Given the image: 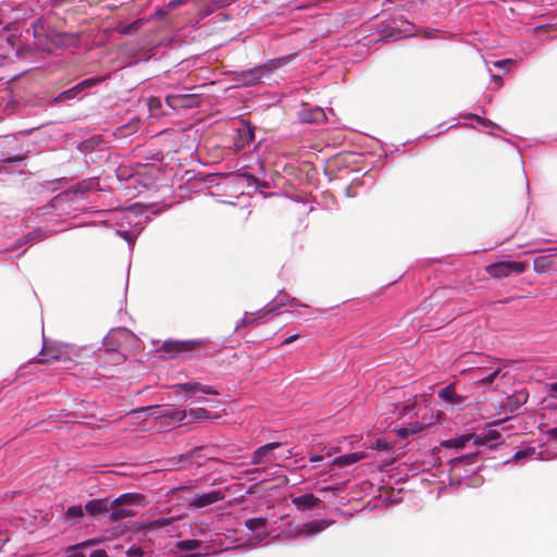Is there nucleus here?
<instances>
[{
    "mask_svg": "<svg viewBox=\"0 0 557 557\" xmlns=\"http://www.w3.org/2000/svg\"><path fill=\"white\" fill-rule=\"evenodd\" d=\"M150 109L159 108L161 106L160 99L151 97L148 101Z\"/></svg>",
    "mask_w": 557,
    "mask_h": 557,
    "instance_id": "nucleus-39",
    "label": "nucleus"
},
{
    "mask_svg": "<svg viewBox=\"0 0 557 557\" xmlns=\"http://www.w3.org/2000/svg\"><path fill=\"white\" fill-rule=\"evenodd\" d=\"M52 46L55 48H59L63 44V36L62 35H55L51 39Z\"/></svg>",
    "mask_w": 557,
    "mask_h": 557,
    "instance_id": "nucleus-38",
    "label": "nucleus"
},
{
    "mask_svg": "<svg viewBox=\"0 0 557 557\" xmlns=\"http://www.w3.org/2000/svg\"><path fill=\"white\" fill-rule=\"evenodd\" d=\"M298 337H299L298 334H294V335L287 337L286 339H284V342L282 344L289 345V344L294 343Z\"/></svg>",
    "mask_w": 557,
    "mask_h": 557,
    "instance_id": "nucleus-43",
    "label": "nucleus"
},
{
    "mask_svg": "<svg viewBox=\"0 0 557 557\" xmlns=\"http://www.w3.org/2000/svg\"><path fill=\"white\" fill-rule=\"evenodd\" d=\"M333 523H334L333 520H327V519L313 520V521H310V522H307L306 524H304L300 533L305 534V535H313V534L324 531L326 528L331 527Z\"/></svg>",
    "mask_w": 557,
    "mask_h": 557,
    "instance_id": "nucleus-10",
    "label": "nucleus"
},
{
    "mask_svg": "<svg viewBox=\"0 0 557 557\" xmlns=\"http://www.w3.org/2000/svg\"><path fill=\"white\" fill-rule=\"evenodd\" d=\"M438 396L443 400L454 404V405L460 404L462 401V397L456 394L454 384H449V385L445 386L444 388H442L438 392Z\"/></svg>",
    "mask_w": 557,
    "mask_h": 557,
    "instance_id": "nucleus-15",
    "label": "nucleus"
},
{
    "mask_svg": "<svg viewBox=\"0 0 557 557\" xmlns=\"http://www.w3.org/2000/svg\"><path fill=\"white\" fill-rule=\"evenodd\" d=\"M282 446V443L272 442L265 444L259 448H257L252 453L251 465H261L265 462H271L275 459L273 451Z\"/></svg>",
    "mask_w": 557,
    "mask_h": 557,
    "instance_id": "nucleus-4",
    "label": "nucleus"
},
{
    "mask_svg": "<svg viewBox=\"0 0 557 557\" xmlns=\"http://www.w3.org/2000/svg\"><path fill=\"white\" fill-rule=\"evenodd\" d=\"M255 139V128L247 121H240V125L237 127V138L235 140L236 149H243L247 145L251 144Z\"/></svg>",
    "mask_w": 557,
    "mask_h": 557,
    "instance_id": "nucleus-7",
    "label": "nucleus"
},
{
    "mask_svg": "<svg viewBox=\"0 0 557 557\" xmlns=\"http://www.w3.org/2000/svg\"><path fill=\"white\" fill-rule=\"evenodd\" d=\"M366 458V454L364 453H351V454H347V455H343V456H338L336 457L334 460H333V466H336V467H347V466H350V465H354L362 459Z\"/></svg>",
    "mask_w": 557,
    "mask_h": 557,
    "instance_id": "nucleus-13",
    "label": "nucleus"
},
{
    "mask_svg": "<svg viewBox=\"0 0 557 557\" xmlns=\"http://www.w3.org/2000/svg\"><path fill=\"white\" fill-rule=\"evenodd\" d=\"M248 178L253 181L255 184H257L258 186H260L262 188H269L270 187L268 182H260L258 178H256V177H253L251 175H248Z\"/></svg>",
    "mask_w": 557,
    "mask_h": 557,
    "instance_id": "nucleus-40",
    "label": "nucleus"
},
{
    "mask_svg": "<svg viewBox=\"0 0 557 557\" xmlns=\"http://www.w3.org/2000/svg\"><path fill=\"white\" fill-rule=\"evenodd\" d=\"M207 339H193V341H165L161 350L169 354L171 357H175L180 354L191 351L196 348L207 345Z\"/></svg>",
    "mask_w": 557,
    "mask_h": 557,
    "instance_id": "nucleus-2",
    "label": "nucleus"
},
{
    "mask_svg": "<svg viewBox=\"0 0 557 557\" xmlns=\"http://www.w3.org/2000/svg\"><path fill=\"white\" fill-rule=\"evenodd\" d=\"M321 460H322V456H319V455H314V456L310 457L311 462H318Z\"/></svg>",
    "mask_w": 557,
    "mask_h": 557,
    "instance_id": "nucleus-45",
    "label": "nucleus"
},
{
    "mask_svg": "<svg viewBox=\"0 0 557 557\" xmlns=\"http://www.w3.org/2000/svg\"><path fill=\"white\" fill-rule=\"evenodd\" d=\"M500 437L499 432L490 430L484 436L475 438L474 443L478 445H485L491 441H496Z\"/></svg>",
    "mask_w": 557,
    "mask_h": 557,
    "instance_id": "nucleus-27",
    "label": "nucleus"
},
{
    "mask_svg": "<svg viewBox=\"0 0 557 557\" xmlns=\"http://www.w3.org/2000/svg\"><path fill=\"white\" fill-rule=\"evenodd\" d=\"M182 490H189L190 487L189 486H183L181 487Z\"/></svg>",
    "mask_w": 557,
    "mask_h": 557,
    "instance_id": "nucleus-51",
    "label": "nucleus"
},
{
    "mask_svg": "<svg viewBox=\"0 0 557 557\" xmlns=\"http://www.w3.org/2000/svg\"><path fill=\"white\" fill-rule=\"evenodd\" d=\"M188 414L194 420H205L210 418L208 410L205 408H191L189 409Z\"/></svg>",
    "mask_w": 557,
    "mask_h": 557,
    "instance_id": "nucleus-28",
    "label": "nucleus"
},
{
    "mask_svg": "<svg viewBox=\"0 0 557 557\" xmlns=\"http://www.w3.org/2000/svg\"><path fill=\"white\" fill-rule=\"evenodd\" d=\"M174 518H159L148 523L147 530H159L170 525Z\"/></svg>",
    "mask_w": 557,
    "mask_h": 557,
    "instance_id": "nucleus-24",
    "label": "nucleus"
},
{
    "mask_svg": "<svg viewBox=\"0 0 557 557\" xmlns=\"http://www.w3.org/2000/svg\"><path fill=\"white\" fill-rule=\"evenodd\" d=\"M99 82H101V78H94V77H91V78L84 79L81 83H78L77 85H75L74 87L63 91L60 95V98H63V99L74 98L78 92L83 91L86 88H89V87L96 85Z\"/></svg>",
    "mask_w": 557,
    "mask_h": 557,
    "instance_id": "nucleus-11",
    "label": "nucleus"
},
{
    "mask_svg": "<svg viewBox=\"0 0 557 557\" xmlns=\"http://www.w3.org/2000/svg\"><path fill=\"white\" fill-rule=\"evenodd\" d=\"M83 516H84V510H83V507L79 505L69 507L65 512V517L67 519L81 518Z\"/></svg>",
    "mask_w": 557,
    "mask_h": 557,
    "instance_id": "nucleus-29",
    "label": "nucleus"
},
{
    "mask_svg": "<svg viewBox=\"0 0 557 557\" xmlns=\"http://www.w3.org/2000/svg\"><path fill=\"white\" fill-rule=\"evenodd\" d=\"M245 527L249 531H252V532L258 531L260 529H265V527H267V519L262 518V517L247 519L245 521Z\"/></svg>",
    "mask_w": 557,
    "mask_h": 557,
    "instance_id": "nucleus-21",
    "label": "nucleus"
},
{
    "mask_svg": "<svg viewBox=\"0 0 557 557\" xmlns=\"http://www.w3.org/2000/svg\"><path fill=\"white\" fill-rule=\"evenodd\" d=\"M529 398V394L525 389L516 391L513 394L507 397L505 407L509 412L517 411L521 405L525 404Z\"/></svg>",
    "mask_w": 557,
    "mask_h": 557,
    "instance_id": "nucleus-9",
    "label": "nucleus"
},
{
    "mask_svg": "<svg viewBox=\"0 0 557 557\" xmlns=\"http://www.w3.org/2000/svg\"><path fill=\"white\" fill-rule=\"evenodd\" d=\"M425 425L426 424H424V423L412 422V423H409L408 426L398 428L397 429V434H398V436L405 438L408 435H412V434L419 433L420 431H422L425 428Z\"/></svg>",
    "mask_w": 557,
    "mask_h": 557,
    "instance_id": "nucleus-20",
    "label": "nucleus"
},
{
    "mask_svg": "<svg viewBox=\"0 0 557 557\" xmlns=\"http://www.w3.org/2000/svg\"><path fill=\"white\" fill-rule=\"evenodd\" d=\"M181 387L185 391V392H189V393H196V392H201L203 394H207V395H218L219 393L213 389L211 386H208V385H202L200 383H191V382H188V383H185V384H182Z\"/></svg>",
    "mask_w": 557,
    "mask_h": 557,
    "instance_id": "nucleus-17",
    "label": "nucleus"
},
{
    "mask_svg": "<svg viewBox=\"0 0 557 557\" xmlns=\"http://www.w3.org/2000/svg\"><path fill=\"white\" fill-rule=\"evenodd\" d=\"M500 367L498 366H484L478 367L472 370V377L474 384L485 386L492 384L500 373Z\"/></svg>",
    "mask_w": 557,
    "mask_h": 557,
    "instance_id": "nucleus-3",
    "label": "nucleus"
},
{
    "mask_svg": "<svg viewBox=\"0 0 557 557\" xmlns=\"http://www.w3.org/2000/svg\"><path fill=\"white\" fill-rule=\"evenodd\" d=\"M373 448L376 449V450H386V451H391L392 450V445L389 443H387L385 440H382V438H377L373 445Z\"/></svg>",
    "mask_w": 557,
    "mask_h": 557,
    "instance_id": "nucleus-32",
    "label": "nucleus"
},
{
    "mask_svg": "<svg viewBox=\"0 0 557 557\" xmlns=\"http://www.w3.org/2000/svg\"><path fill=\"white\" fill-rule=\"evenodd\" d=\"M85 508H86V511L91 516L101 515L106 511H109L108 503L104 499L89 500L86 504Z\"/></svg>",
    "mask_w": 557,
    "mask_h": 557,
    "instance_id": "nucleus-16",
    "label": "nucleus"
},
{
    "mask_svg": "<svg viewBox=\"0 0 557 557\" xmlns=\"http://www.w3.org/2000/svg\"><path fill=\"white\" fill-rule=\"evenodd\" d=\"M134 516V512L129 509H123L120 508V506H116V508H112L110 512V520L112 521H119L127 517Z\"/></svg>",
    "mask_w": 557,
    "mask_h": 557,
    "instance_id": "nucleus-22",
    "label": "nucleus"
},
{
    "mask_svg": "<svg viewBox=\"0 0 557 557\" xmlns=\"http://www.w3.org/2000/svg\"><path fill=\"white\" fill-rule=\"evenodd\" d=\"M292 456V451H288V455L285 458H289Z\"/></svg>",
    "mask_w": 557,
    "mask_h": 557,
    "instance_id": "nucleus-50",
    "label": "nucleus"
},
{
    "mask_svg": "<svg viewBox=\"0 0 557 557\" xmlns=\"http://www.w3.org/2000/svg\"><path fill=\"white\" fill-rule=\"evenodd\" d=\"M138 497H140V496L137 494H123L113 502V505L122 506L124 504H131V503H134L135 498H138Z\"/></svg>",
    "mask_w": 557,
    "mask_h": 557,
    "instance_id": "nucleus-30",
    "label": "nucleus"
},
{
    "mask_svg": "<svg viewBox=\"0 0 557 557\" xmlns=\"http://www.w3.org/2000/svg\"><path fill=\"white\" fill-rule=\"evenodd\" d=\"M185 1L184 0H171L169 3H168V10L169 11H172L176 8H178L180 5L184 4Z\"/></svg>",
    "mask_w": 557,
    "mask_h": 557,
    "instance_id": "nucleus-37",
    "label": "nucleus"
},
{
    "mask_svg": "<svg viewBox=\"0 0 557 557\" xmlns=\"http://www.w3.org/2000/svg\"><path fill=\"white\" fill-rule=\"evenodd\" d=\"M59 355H57L52 349L44 348L40 352L38 363H50L53 360H59Z\"/></svg>",
    "mask_w": 557,
    "mask_h": 557,
    "instance_id": "nucleus-25",
    "label": "nucleus"
},
{
    "mask_svg": "<svg viewBox=\"0 0 557 557\" xmlns=\"http://www.w3.org/2000/svg\"><path fill=\"white\" fill-rule=\"evenodd\" d=\"M527 269L524 262L519 261H502L490 264L485 271L495 278L508 277L512 273H522Z\"/></svg>",
    "mask_w": 557,
    "mask_h": 557,
    "instance_id": "nucleus-1",
    "label": "nucleus"
},
{
    "mask_svg": "<svg viewBox=\"0 0 557 557\" xmlns=\"http://www.w3.org/2000/svg\"><path fill=\"white\" fill-rule=\"evenodd\" d=\"M91 544H92L91 541H87V542H84L82 544H78V545H75V546H71V547L67 548L65 557H85L83 555V553L81 552V548L87 547V546H89Z\"/></svg>",
    "mask_w": 557,
    "mask_h": 557,
    "instance_id": "nucleus-26",
    "label": "nucleus"
},
{
    "mask_svg": "<svg viewBox=\"0 0 557 557\" xmlns=\"http://www.w3.org/2000/svg\"><path fill=\"white\" fill-rule=\"evenodd\" d=\"M89 557H109L104 549H96L94 550Z\"/></svg>",
    "mask_w": 557,
    "mask_h": 557,
    "instance_id": "nucleus-42",
    "label": "nucleus"
},
{
    "mask_svg": "<svg viewBox=\"0 0 557 557\" xmlns=\"http://www.w3.org/2000/svg\"><path fill=\"white\" fill-rule=\"evenodd\" d=\"M547 433L552 438L557 440V428L548 430Z\"/></svg>",
    "mask_w": 557,
    "mask_h": 557,
    "instance_id": "nucleus-44",
    "label": "nucleus"
},
{
    "mask_svg": "<svg viewBox=\"0 0 557 557\" xmlns=\"http://www.w3.org/2000/svg\"><path fill=\"white\" fill-rule=\"evenodd\" d=\"M274 310L275 308L273 307L270 309L263 308L253 313H245L236 329L238 330L245 326L258 325L261 321L265 320L271 313H273Z\"/></svg>",
    "mask_w": 557,
    "mask_h": 557,
    "instance_id": "nucleus-8",
    "label": "nucleus"
},
{
    "mask_svg": "<svg viewBox=\"0 0 557 557\" xmlns=\"http://www.w3.org/2000/svg\"><path fill=\"white\" fill-rule=\"evenodd\" d=\"M184 1H185V3H186L188 0H184Z\"/></svg>",
    "mask_w": 557,
    "mask_h": 557,
    "instance_id": "nucleus-52",
    "label": "nucleus"
},
{
    "mask_svg": "<svg viewBox=\"0 0 557 557\" xmlns=\"http://www.w3.org/2000/svg\"><path fill=\"white\" fill-rule=\"evenodd\" d=\"M45 50H47L48 52H52V48L51 47H47V48H44Z\"/></svg>",
    "mask_w": 557,
    "mask_h": 557,
    "instance_id": "nucleus-48",
    "label": "nucleus"
},
{
    "mask_svg": "<svg viewBox=\"0 0 557 557\" xmlns=\"http://www.w3.org/2000/svg\"><path fill=\"white\" fill-rule=\"evenodd\" d=\"M246 75L248 77V83H250V84H255V83L259 82L261 78L259 69L250 70L246 73Z\"/></svg>",
    "mask_w": 557,
    "mask_h": 557,
    "instance_id": "nucleus-33",
    "label": "nucleus"
},
{
    "mask_svg": "<svg viewBox=\"0 0 557 557\" xmlns=\"http://www.w3.org/2000/svg\"><path fill=\"white\" fill-rule=\"evenodd\" d=\"M186 410H174L171 413H168V416L174 420L183 421L187 417Z\"/></svg>",
    "mask_w": 557,
    "mask_h": 557,
    "instance_id": "nucleus-34",
    "label": "nucleus"
},
{
    "mask_svg": "<svg viewBox=\"0 0 557 557\" xmlns=\"http://www.w3.org/2000/svg\"><path fill=\"white\" fill-rule=\"evenodd\" d=\"M473 438V434H466L457 438H451L442 442V446L446 448L461 449L466 446V443Z\"/></svg>",
    "mask_w": 557,
    "mask_h": 557,
    "instance_id": "nucleus-19",
    "label": "nucleus"
},
{
    "mask_svg": "<svg viewBox=\"0 0 557 557\" xmlns=\"http://www.w3.org/2000/svg\"><path fill=\"white\" fill-rule=\"evenodd\" d=\"M187 457H188L187 455H181L180 459H185Z\"/></svg>",
    "mask_w": 557,
    "mask_h": 557,
    "instance_id": "nucleus-49",
    "label": "nucleus"
},
{
    "mask_svg": "<svg viewBox=\"0 0 557 557\" xmlns=\"http://www.w3.org/2000/svg\"><path fill=\"white\" fill-rule=\"evenodd\" d=\"M143 24H144V21L141 18H138L127 25L120 22L116 24L115 30L122 35H129V34H134V33L138 32L139 28L143 26Z\"/></svg>",
    "mask_w": 557,
    "mask_h": 557,
    "instance_id": "nucleus-18",
    "label": "nucleus"
},
{
    "mask_svg": "<svg viewBox=\"0 0 557 557\" xmlns=\"http://www.w3.org/2000/svg\"><path fill=\"white\" fill-rule=\"evenodd\" d=\"M185 1L184 0H171L169 3H168V10L169 11H172L176 8H178L180 5L184 4Z\"/></svg>",
    "mask_w": 557,
    "mask_h": 557,
    "instance_id": "nucleus-36",
    "label": "nucleus"
},
{
    "mask_svg": "<svg viewBox=\"0 0 557 557\" xmlns=\"http://www.w3.org/2000/svg\"><path fill=\"white\" fill-rule=\"evenodd\" d=\"M546 388L549 393H552V396H557V382L547 384Z\"/></svg>",
    "mask_w": 557,
    "mask_h": 557,
    "instance_id": "nucleus-41",
    "label": "nucleus"
},
{
    "mask_svg": "<svg viewBox=\"0 0 557 557\" xmlns=\"http://www.w3.org/2000/svg\"><path fill=\"white\" fill-rule=\"evenodd\" d=\"M493 78L495 82H502V77L498 75H494Z\"/></svg>",
    "mask_w": 557,
    "mask_h": 557,
    "instance_id": "nucleus-47",
    "label": "nucleus"
},
{
    "mask_svg": "<svg viewBox=\"0 0 557 557\" xmlns=\"http://www.w3.org/2000/svg\"><path fill=\"white\" fill-rule=\"evenodd\" d=\"M143 554H144L143 548L137 547V546H132V547H129V548L126 550V555H127L128 557H140V556H143Z\"/></svg>",
    "mask_w": 557,
    "mask_h": 557,
    "instance_id": "nucleus-35",
    "label": "nucleus"
},
{
    "mask_svg": "<svg viewBox=\"0 0 557 557\" xmlns=\"http://www.w3.org/2000/svg\"><path fill=\"white\" fill-rule=\"evenodd\" d=\"M535 454H536V450H535L534 447L522 449V450L517 451L513 455V460L519 461V460L524 459V458L533 457Z\"/></svg>",
    "mask_w": 557,
    "mask_h": 557,
    "instance_id": "nucleus-31",
    "label": "nucleus"
},
{
    "mask_svg": "<svg viewBox=\"0 0 557 557\" xmlns=\"http://www.w3.org/2000/svg\"><path fill=\"white\" fill-rule=\"evenodd\" d=\"M411 408H412V406H411V405H406V406H404L403 411H404V412H407V411H408V410H410Z\"/></svg>",
    "mask_w": 557,
    "mask_h": 557,
    "instance_id": "nucleus-46",
    "label": "nucleus"
},
{
    "mask_svg": "<svg viewBox=\"0 0 557 557\" xmlns=\"http://www.w3.org/2000/svg\"><path fill=\"white\" fill-rule=\"evenodd\" d=\"M320 503V499L311 493L300 495L293 498V504L298 510H308L315 507Z\"/></svg>",
    "mask_w": 557,
    "mask_h": 557,
    "instance_id": "nucleus-12",
    "label": "nucleus"
},
{
    "mask_svg": "<svg viewBox=\"0 0 557 557\" xmlns=\"http://www.w3.org/2000/svg\"><path fill=\"white\" fill-rule=\"evenodd\" d=\"M201 541L199 540H185L176 543V548L178 550H195L200 548Z\"/></svg>",
    "mask_w": 557,
    "mask_h": 557,
    "instance_id": "nucleus-23",
    "label": "nucleus"
},
{
    "mask_svg": "<svg viewBox=\"0 0 557 557\" xmlns=\"http://www.w3.org/2000/svg\"><path fill=\"white\" fill-rule=\"evenodd\" d=\"M554 260L552 255H542L533 260V269L542 274L553 267Z\"/></svg>",
    "mask_w": 557,
    "mask_h": 557,
    "instance_id": "nucleus-14",
    "label": "nucleus"
},
{
    "mask_svg": "<svg viewBox=\"0 0 557 557\" xmlns=\"http://www.w3.org/2000/svg\"><path fill=\"white\" fill-rule=\"evenodd\" d=\"M166 103L172 109L195 108L199 106V96L185 94L169 95L166 97Z\"/></svg>",
    "mask_w": 557,
    "mask_h": 557,
    "instance_id": "nucleus-6",
    "label": "nucleus"
},
{
    "mask_svg": "<svg viewBox=\"0 0 557 557\" xmlns=\"http://www.w3.org/2000/svg\"><path fill=\"white\" fill-rule=\"evenodd\" d=\"M224 493L222 491H211L205 494L195 495L189 499L188 505L193 508L200 509L212 504H215L224 498Z\"/></svg>",
    "mask_w": 557,
    "mask_h": 557,
    "instance_id": "nucleus-5",
    "label": "nucleus"
}]
</instances>
